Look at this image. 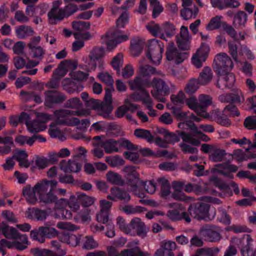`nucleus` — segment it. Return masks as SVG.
Returning a JSON list of instances; mask_svg holds the SVG:
<instances>
[{"label":"nucleus","instance_id":"4c0bfd02","mask_svg":"<svg viewBox=\"0 0 256 256\" xmlns=\"http://www.w3.org/2000/svg\"><path fill=\"white\" fill-rule=\"evenodd\" d=\"M15 32L20 39H25L34 34V31L30 26L22 25L16 28Z\"/></svg>","mask_w":256,"mask_h":256},{"label":"nucleus","instance_id":"5fc2aeb1","mask_svg":"<svg viewBox=\"0 0 256 256\" xmlns=\"http://www.w3.org/2000/svg\"><path fill=\"white\" fill-rule=\"evenodd\" d=\"M81 236H76L74 234H65L61 240L72 246H76L80 242Z\"/></svg>","mask_w":256,"mask_h":256},{"label":"nucleus","instance_id":"72a5a7b5","mask_svg":"<svg viewBox=\"0 0 256 256\" xmlns=\"http://www.w3.org/2000/svg\"><path fill=\"white\" fill-rule=\"evenodd\" d=\"M175 27L172 24L168 22L163 24L161 26L160 38L168 41V38L173 36L175 34Z\"/></svg>","mask_w":256,"mask_h":256},{"label":"nucleus","instance_id":"79ce46f5","mask_svg":"<svg viewBox=\"0 0 256 256\" xmlns=\"http://www.w3.org/2000/svg\"><path fill=\"white\" fill-rule=\"evenodd\" d=\"M213 74L211 68L208 66L204 67L200 74L198 78L200 84L206 85L211 82Z\"/></svg>","mask_w":256,"mask_h":256},{"label":"nucleus","instance_id":"4468645a","mask_svg":"<svg viewBox=\"0 0 256 256\" xmlns=\"http://www.w3.org/2000/svg\"><path fill=\"white\" fill-rule=\"evenodd\" d=\"M62 4L61 0L53 2L52 8L48 14V22L50 24H56L66 18L64 8L60 7Z\"/></svg>","mask_w":256,"mask_h":256},{"label":"nucleus","instance_id":"2f4dec72","mask_svg":"<svg viewBox=\"0 0 256 256\" xmlns=\"http://www.w3.org/2000/svg\"><path fill=\"white\" fill-rule=\"evenodd\" d=\"M138 74L144 79H148L153 75H160L161 72L151 66L141 65L139 67Z\"/></svg>","mask_w":256,"mask_h":256},{"label":"nucleus","instance_id":"473e14b6","mask_svg":"<svg viewBox=\"0 0 256 256\" xmlns=\"http://www.w3.org/2000/svg\"><path fill=\"white\" fill-rule=\"evenodd\" d=\"M120 128L114 124H110L105 121H99L92 124L90 128V131L94 132L97 133L104 132L108 129H115Z\"/></svg>","mask_w":256,"mask_h":256},{"label":"nucleus","instance_id":"de8ad7c7","mask_svg":"<svg viewBox=\"0 0 256 256\" xmlns=\"http://www.w3.org/2000/svg\"><path fill=\"white\" fill-rule=\"evenodd\" d=\"M61 168L66 172H77L81 169V165L74 159L70 160L66 166L62 165Z\"/></svg>","mask_w":256,"mask_h":256},{"label":"nucleus","instance_id":"ddd939ff","mask_svg":"<svg viewBox=\"0 0 256 256\" xmlns=\"http://www.w3.org/2000/svg\"><path fill=\"white\" fill-rule=\"evenodd\" d=\"M190 129L192 131V134H186L185 132L180 134V136L184 141L198 146L200 144V141L197 139L198 138L204 142L210 140V138L206 135L203 134L196 124H192L190 126Z\"/></svg>","mask_w":256,"mask_h":256},{"label":"nucleus","instance_id":"f3484780","mask_svg":"<svg viewBox=\"0 0 256 256\" xmlns=\"http://www.w3.org/2000/svg\"><path fill=\"white\" fill-rule=\"evenodd\" d=\"M112 89H107L106 90L105 96L103 102H100L98 112L99 114L104 118L108 116L109 114L113 110L112 105Z\"/></svg>","mask_w":256,"mask_h":256},{"label":"nucleus","instance_id":"412c9836","mask_svg":"<svg viewBox=\"0 0 256 256\" xmlns=\"http://www.w3.org/2000/svg\"><path fill=\"white\" fill-rule=\"evenodd\" d=\"M210 182L216 186L218 187L221 190H226L227 192L224 194V196H232V191H228L230 188H232L234 192L236 194H238L239 192L238 187L237 184L234 182H232L229 184V185H228L216 177L211 178Z\"/></svg>","mask_w":256,"mask_h":256},{"label":"nucleus","instance_id":"6ab92c4d","mask_svg":"<svg viewBox=\"0 0 256 256\" xmlns=\"http://www.w3.org/2000/svg\"><path fill=\"white\" fill-rule=\"evenodd\" d=\"M200 234L210 242H218L222 238L220 234V228L214 226H206L202 227L200 230Z\"/></svg>","mask_w":256,"mask_h":256},{"label":"nucleus","instance_id":"a211bd4d","mask_svg":"<svg viewBox=\"0 0 256 256\" xmlns=\"http://www.w3.org/2000/svg\"><path fill=\"white\" fill-rule=\"evenodd\" d=\"M209 52V46L206 44H202L192 58V64L197 68H201L206 61Z\"/></svg>","mask_w":256,"mask_h":256},{"label":"nucleus","instance_id":"20e7f679","mask_svg":"<svg viewBox=\"0 0 256 256\" xmlns=\"http://www.w3.org/2000/svg\"><path fill=\"white\" fill-rule=\"evenodd\" d=\"M90 113V111L89 109H82L75 111L61 110L55 111L52 116L46 114H42L41 116L44 118V122L52 120L57 124L74 126L78 122V118L72 117V116H86L89 115Z\"/></svg>","mask_w":256,"mask_h":256},{"label":"nucleus","instance_id":"4d7b16f0","mask_svg":"<svg viewBox=\"0 0 256 256\" xmlns=\"http://www.w3.org/2000/svg\"><path fill=\"white\" fill-rule=\"evenodd\" d=\"M168 108L171 110L174 115L178 120H184L187 119L188 113L186 112H182L180 108H177L171 104H168Z\"/></svg>","mask_w":256,"mask_h":256},{"label":"nucleus","instance_id":"a19ab883","mask_svg":"<svg viewBox=\"0 0 256 256\" xmlns=\"http://www.w3.org/2000/svg\"><path fill=\"white\" fill-rule=\"evenodd\" d=\"M13 157L18 162L19 165L21 167H29L30 162L28 160V155L26 151L23 150H16Z\"/></svg>","mask_w":256,"mask_h":256},{"label":"nucleus","instance_id":"f257e3e1","mask_svg":"<svg viewBox=\"0 0 256 256\" xmlns=\"http://www.w3.org/2000/svg\"><path fill=\"white\" fill-rule=\"evenodd\" d=\"M58 184L55 180H44L36 184L34 187L26 186L22 194L28 202L34 204L38 200L45 204L56 202L54 216L59 219H70L72 212L66 209V206H56L57 198L54 194V190Z\"/></svg>","mask_w":256,"mask_h":256},{"label":"nucleus","instance_id":"c756f323","mask_svg":"<svg viewBox=\"0 0 256 256\" xmlns=\"http://www.w3.org/2000/svg\"><path fill=\"white\" fill-rule=\"evenodd\" d=\"M238 170V167L234 165L224 164L216 165L214 168V171L221 174L230 178H232L231 172H236Z\"/></svg>","mask_w":256,"mask_h":256},{"label":"nucleus","instance_id":"39448f33","mask_svg":"<svg viewBox=\"0 0 256 256\" xmlns=\"http://www.w3.org/2000/svg\"><path fill=\"white\" fill-rule=\"evenodd\" d=\"M201 200L203 202H199L190 206L188 208V214L192 217L198 220H212L215 216V212L210 213V205L206 202L218 204L220 200L211 196L202 197Z\"/></svg>","mask_w":256,"mask_h":256},{"label":"nucleus","instance_id":"603ef678","mask_svg":"<svg viewBox=\"0 0 256 256\" xmlns=\"http://www.w3.org/2000/svg\"><path fill=\"white\" fill-rule=\"evenodd\" d=\"M222 17L220 16H216L212 18L206 26V29L208 30H212L220 28L221 26H222L224 22L222 21Z\"/></svg>","mask_w":256,"mask_h":256},{"label":"nucleus","instance_id":"864d4df0","mask_svg":"<svg viewBox=\"0 0 256 256\" xmlns=\"http://www.w3.org/2000/svg\"><path fill=\"white\" fill-rule=\"evenodd\" d=\"M158 180L161 186L160 196L164 198L168 196L170 193L169 182L164 178H160Z\"/></svg>","mask_w":256,"mask_h":256},{"label":"nucleus","instance_id":"e433bc0d","mask_svg":"<svg viewBox=\"0 0 256 256\" xmlns=\"http://www.w3.org/2000/svg\"><path fill=\"white\" fill-rule=\"evenodd\" d=\"M0 144H3V145H0V154L2 156L8 154L12 150V146L13 144L12 138L10 136H0Z\"/></svg>","mask_w":256,"mask_h":256},{"label":"nucleus","instance_id":"9b49d317","mask_svg":"<svg viewBox=\"0 0 256 256\" xmlns=\"http://www.w3.org/2000/svg\"><path fill=\"white\" fill-rule=\"evenodd\" d=\"M105 55V51L102 48H94L90 52L89 58L90 62L88 64L87 70L89 72L94 71L97 66L99 68H104V62L102 60Z\"/></svg>","mask_w":256,"mask_h":256},{"label":"nucleus","instance_id":"8fccbe9b","mask_svg":"<svg viewBox=\"0 0 256 256\" xmlns=\"http://www.w3.org/2000/svg\"><path fill=\"white\" fill-rule=\"evenodd\" d=\"M40 232L42 234L44 238H52L57 236L59 232L54 228L51 226L40 227Z\"/></svg>","mask_w":256,"mask_h":256},{"label":"nucleus","instance_id":"052dcab7","mask_svg":"<svg viewBox=\"0 0 256 256\" xmlns=\"http://www.w3.org/2000/svg\"><path fill=\"white\" fill-rule=\"evenodd\" d=\"M106 161L112 167L122 166L124 164V161L122 158L117 155L106 157Z\"/></svg>","mask_w":256,"mask_h":256},{"label":"nucleus","instance_id":"69168bd1","mask_svg":"<svg viewBox=\"0 0 256 256\" xmlns=\"http://www.w3.org/2000/svg\"><path fill=\"white\" fill-rule=\"evenodd\" d=\"M148 30L154 36H159L160 38L161 26L153 22L147 24L146 26Z\"/></svg>","mask_w":256,"mask_h":256},{"label":"nucleus","instance_id":"1a4fd4ad","mask_svg":"<svg viewBox=\"0 0 256 256\" xmlns=\"http://www.w3.org/2000/svg\"><path fill=\"white\" fill-rule=\"evenodd\" d=\"M150 87L153 89L151 90V94L153 97L156 100L165 102L164 96L169 93V87L168 84L161 78H154L152 81L149 80Z\"/></svg>","mask_w":256,"mask_h":256},{"label":"nucleus","instance_id":"0eeeda50","mask_svg":"<svg viewBox=\"0 0 256 256\" xmlns=\"http://www.w3.org/2000/svg\"><path fill=\"white\" fill-rule=\"evenodd\" d=\"M164 50V44L162 42L154 38L150 40L148 42L146 56L150 62L158 66L161 62Z\"/></svg>","mask_w":256,"mask_h":256},{"label":"nucleus","instance_id":"a878e982","mask_svg":"<svg viewBox=\"0 0 256 256\" xmlns=\"http://www.w3.org/2000/svg\"><path fill=\"white\" fill-rule=\"evenodd\" d=\"M44 104L46 106L51 108L54 104L59 103L64 100V96L58 92L51 90L45 92Z\"/></svg>","mask_w":256,"mask_h":256},{"label":"nucleus","instance_id":"c03bdc74","mask_svg":"<svg viewBox=\"0 0 256 256\" xmlns=\"http://www.w3.org/2000/svg\"><path fill=\"white\" fill-rule=\"evenodd\" d=\"M247 14L244 11H238L234 16L233 24L236 28H242L247 22Z\"/></svg>","mask_w":256,"mask_h":256},{"label":"nucleus","instance_id":"dca6fc26","mask_svg":"<svg viewBox=\"0 0 256 256\" xmlns=\"http://www.w3.org/2000/svg\"><path fill=\"white\" fill-rule=\"evenodd\" d=\"M166 54L168 60L176 64L182 62L188 57L186 53L180 52L173 42L168 44Z\"/></svg>","mask_w":256,"mask_h":256},{"label":"nucleus","instance_id":"2eb2a0df","mask_svg":"<svg viewBox=\"0 0 256 256\" xmlns=\"http://www.w3.org/2000/svg\"><path fill=\"white\" fill-rule=\"evenodd\" d=\"M92 144L95 146H101L107 154L118 152V140L114 139L106 140L104 136H96L92 139Z\"/></svg>","mask_w":256,"mask_h":256},{"label":"nucleus","instance_id":"c9c22d12","mask_svg":"<svg viewBox=\"0 0 256 256\" xmlns=\"http://www.w3.org/2000/svg\"><path fill=\"white\" fill-rule=\"evenodd\" d=\"M62 206H68V207L74 212H77L80 208V205L76 201V198L75 196L71 195L70 200L68 201L64 198H60L56 202V206L60 204Z\"/></svg>","mask_w":256,"mask_h":256},{"label":"nucleus","instance_id":"49530a36","mask_svg":"<svg viewBox=\"0 0 256 256\" xmlns=\"http://www.w3.org/2000/svg\"><path fill=\"white\" fill-rule=\"evenodd\" d=\"M90 210L88 208H84L78 212L74 216V219L77 222L86 223L91 220Z\"/></svg>","mask_w":256,"mask_h":256},{"label":"nucleus","instance_id":"b1692460","mask_svg":"<svg viewBox=\"0 0 256 256\" xmlns=\"http://www.w3.org/2000/svg\"><path fill=\"white\" fill-rule=\"evenodd\" d=\"M172 186L175 190V192L172 194L174 198L186 202L194 200L192 198L187 196L181 192L184 187V183L182 182H172Z\"/></svg>","mask_w":256,"mask_h":256},{"label":"nucleus","instance_id":"393cba45","mask_svg":"<svg viewBox=\"0 0 256 256\" xmlns=\"http://www.w3.org/2000/svg\"><path fill=\"white\" fill-rule=\"evenodd\" d=\"M43 114H40L37 116L38 120L32 121H26V124L28 130L31 133H36L40 131L44 130L46 128L45 124L43 121L44 118H42L41 115Z\"/></svg>","mask_w":256,"mask_h":256},{"label":"nucleus","instance_id":"7ed1b4c3","mask_svg":"<svg viewBox=\"0 0 256 256\" xmlns=\"http://www.w3.org/2000/svg\"><path fill=\"white\" fill-rule=\"evenodd\" d=\"M0 234H4L8 238L14 239L12 242L2 239L0 241V252L2 256L6 254L4 248H15L22 250L26 249L28 244V237L26 234H20L15 228L8 226L5 222L0 224Z\"/></svg>","mask_w":256,"mask_h":256},{"label":"nucleus","instance_id":"f8f14e48","mask_svg":"<svg viewBox=\"0 0 256 256\" xmlns=\"http://www.w3.org/2000/svg\"><path fill=\"white\" fill-rule=\"evenodd\" d=\"M252 239L250 235H244L242 238H234L232 240V244L241 246L242 256H256V248L251 249V242Z\"/></svg>","mask_w":256,"mask_h":256},{"label":"nucleus","instance_id":"13d9d810","mask_svg":"<svg viewBox=\"0 0 256 256\" xmlns=\"http://www.w3.org/2000/svg\"><path fill=\"white\" fill-rule=\"evenodd\" d=\"M77 197L82 205L84 207H88L92 206L96 200L95 198L86 196L83 193L78 194Z\"/></svg>","mask_w":256,"mask_h":256},{"label":"nucleus","instance_id":"cd10ccee","mask_svg":"<svg viewBox=\"0 0 256 256\" xmlns=\"http://www.w3.org/2000/svg\"><path fill=\"white\" fill-rule=\"evenodd\" d=\"M130 99L134 101H142L147 108H150L153 105L150 94L146 90H140V92H135L132 94Z\"/></svg>","mask_w":256,"mask_h":256},{"label":"nucleus","instance_id":"9d476101","mask_svg":"<svg viewBox=\"0 0 256 256\" xmlns=\"http://www.w3.org/2000/svg\"><path fill=\"white\" fill-rule=\"evenodd\" d=\"M170 210L166 214L167 216L172 220H184L187 222H190L191 219L185 211V208L178 202L170 203L168 204Z\"/></svg>","mask_w":256,"mask_h":256},{"label":"nucleus","instance_id":"f03ea898","mask_svg":"<svg viewBox=\"0 0 256 256\" xmlns=\"http://www.w3.org/2000/svg\"><path fill=\"white\" fill-rule=\"evenodd\" d=\"M234 68L232 59L226 53L216 56L214 60V69L218 76L217 86L222 90L230 88L235 82V76L231 72Z\"/></svg>","mask_w":256,"mask_h":256},{"label":"nucleus","instance_id":"f704fd0d","mask_svg":"<svg viewBox=\"0 0 256 256\" xmlns=\"http://www.w3.org/2000/svg\"><path fill=\"white\" fill-rule=\"evenodd\" d=\"M138 108L136 105L132 104L130 100L127 98L124 100V106L118 107L116 111V116L118 118L123 117L128 110L134 112Z\"/></svg>","mask_w":256,"mask_h":256},{"label":"nucleus","instance_id":"37998d69","mask_svg":"<svg viewBox=\"0 0 256 256\" xmlns=\"http://www.w3.org/2000/svg\"><path fill=\"white\" fill-rule=\"evenodd\" d=\"M219 110H216L211 112L210 118L209 119L215 120L217 123L223 126H228L230 124V122L229 119L226 117L223 116V114L220 115Z\"/></svg>","mask_w":256,"mask_h":256},{"label":"nucleus","instance_id":"338daca9","mask_svg":"<svg viewBox=\"0 0 256 256\" xmlns=\"http://www.w3.org/2000/svg\"><path fill=\"white\" fill-rule=\"evenodd\" d=\"M107 180L114 184H118L122 182L121 176L114 172L109 171L106 174Z\"/></svg>","mask_w":256,"mask_h":256},{"label":"nucleus","instance_id":"5701e85b","mask_svg":"<svg viewBox=\"0 0 256 256\" xmlns=\"http://www.w3.org/2000/svg\"><path fill=\"white\" fill-rule=\"evenodd\" d=\"M176 248L175 242L164 240L162 242L160 248L156 252V256H174L173 250Z\"/></svg>","mask_w":256,"mask_h":256},{"label":"nucleus","instance_id":"aec40b11","mask_svg":"<svg viewBox=\"0 0 256 256\" xmlns=\"http://www.w3.org/2000/svg\"><path fill=\"white\" fill-rule=\"evenodd\" d=\"M138 244L139 242L138 240L129 242L127 244L129 248L122 250L120 252V256H148L147 252L140 250Z\"/></svg>","mask_w":256,"mask_h":256},{"label":"nucleus","instance_id":"680f3d73","mask_svg":"<svg viewBox=\"0 0 256 256\" xmlns=\"http://www.w3.org/2000/svg\"><path fill=\"white\" fill-rule=\"evenodd\" d=\"M134 134L138 138L146 139L148 142L154 140V137L149 130L144 129H136L135 130Z\"/></svg>","mask_w":256,"mask_h":256},{"label":"nucleus","instance_id":"e2e57ef3","mask_svg":"<svg viewBox=\"0 0 256 256\" xmlns=\"http://www.w3.org/2000/svg\"><path fill=\"white\" fill-rule=\"evenodd\" d=\"M123 55L121 53H119L114 56L111 62L112 68L118 74H120V69L123 65Z\"/></svg>","mask_w":256,"mask_h":256},{"label":"nucleus","instance_id":"4be33fe9","mask_svg":"<svg viewBox=\"0 0 256 256\" xmlns=\"http://www.w3.org/2000/svg\"><path fill=\"white\" fill-rule=\"evenodd\" d=\"M123 172L125 174V176L127 178L130 180L134 179V183L135 184L132 186L130 190L134 192L136 195H138L139 197H144V194H140L136 192V188L138 184L140 182L138 178V174L136 172L134 168L131 166H126L123 169Z\"/></svg>","mask_w":256,"mask_h":256},{"label":"nucleus","instance_id":"0e129e2a","mask_svg":"<svg viewBox=\"0 0 256 256\" xmlns=\"http://www.w3.org/2000/svg\"><path fill=\"white\" fill-rule=\"evenodd\" d=\"M225 152L224 150L218 148L214 149L210 154L209 158L210 160L214 162L222 161L225 156Z\"/></svg>","mask_w":256,"mask_h":256},{"label":"nucleus","instance_id":"09e8293b","mask_svg":"<svg viewBox=\"0 0 256 256\" xmlns=\"http://www.w3.org/2000/svg\"><path fill=\"white\" fill-rule=\"evenodd\" d=\"M98 246V242L92 236H86L82 240V248L87 250L94 249Z\"/></svg>","mask_w":256,"mask_h":256},{"label":"nucleus","instance_id":"58836bf2","mask_svg":"<svg viewBox=\"0 0 256 256\" xmlns=\"http://www.w3.org/2000/svg\"><path fill=\"white\" fill-rule=\"evenodd\" d=\"M30 214L28 217L31 218H36L38 220L44 221L51 214L50 209L40 210L32 208L30 210Z\"/></svg>","mask_w":256,"mask_h":256},{"label":"nucleus","instance_id":"a18cd8bd","mask_svg":"<svg viewBox=\"0 0 256 256\" xmlns=\"http://www.w3.org/2000/svg\"><path fill=\"white\" fill-rule=\"evenodd\" d=\"M32 252L34 256H63L66 254V250H61L59 254H56L48 249L35 248Z\"/></svg>","mask_w":256,"mask_h":256},{"label":"nucleus","instance_id":"3c124183","mask_svg":"<svg viewBox=\"0 0 256 256\" xmlns=\"http://www.w3.org/2000/svg\"><path fill=\"white\" fill-rule=\"evenodd\" d=\"M198 12L197 7L194 6L193 8H184L180 12L182 17L185 20L195 18Z\"/></svg>","mask_w":256,"mask_h":256},{"label":"nucleus","instance_id":"bf43d9fd","mask_svg":"<svg viewBox=\"0 0 256 256\" xmlns=\"http://www.w3.org/2000/svg\"><path fill=\"white\" fill-rule=\"evenodd\" d=\"M48 134L50 137L52 138H58L62 141L65 140L66 138L63 132L54 124H50L48 130Z\"/></svg>","mask_w":256,"mask_h":256},{"label":"nucleus","instance_id":"c85d7f7f","mask_svg":"<svg viewBox=\"0 0 256 256\" xmlns=\"http://www.w3.org/2000/svg\"><path fill=\"white\" fill-rule=\"evenodd\" d=\"M107 198L113 201L118 200L128 201L130 200V196L124 190L114 187L110 189V193L107 196Z\"/></svg>","mask_w":256,"mask_h":256},{"label":"nucleus","instance_id":"bb28decb","mask_svg":"<svg viewBox=\"0 0 256 256\" xmlns=\"http://www.w3.org/2000/svg\"><path fill=\"white\" fill-rule=\"evenodd\" d=\"M130 88L132 90H142L144 88H150L149 80L144 79L140 74L134 80L128 81Z\"/></svg>","mask_w":256,"mask_h":256},{"label":"nucleus","instance_id":"6e6552de","mask_svg":"<svg viewBox=\"0 0 256 256\" xmlns=\"http://www.w3.org/2000/svg\"><path fill=\"white\" fill-rule=\"evenodd\" d=\"M128 36L122 31L115 30H110L102 36L104 42L106 46V49L110 51L114 49L118 44L128 40Z\"/></svg>","mask_w":256,"mask_h":256},{"label":"nucleus","instance_id":"774afa93","mask_svg":"<svg viewBox=\"0 0 256 256\" xmlns=\"http://www.w3.org/2000/svg\"><path fill=\"white\" fill-rule=\"evenodd\" d=\"M118 151L121 148H126L130 150H138V146L133 144L129 140L125 138H120L118 140Z\"/></svg>","mask_w":256,"mask_h":256},{"label":"nucleus","instance_id":"423d86ee","mask_svg":"<svg viewBox=\"0 0 256 256\" xmlns=\"http://www.w3.org/2000/svg\"><path fill=\"white\" fill-rule=\"evenodd\" d=\"M186 105L198 116L204 118H210V114L206 112L207 107L212 104V98L208 95L202 94L198 97V102L196 98L191 97L186 100Z\"/></svg>","mask_w":256,"mask_h":256},{"label":"nucleus","instance_id":"7c9ffc66","mask_svg":"<svg viewBox=\"0 0 256 256\" xmlns=\"http://www.w3.org/2000/svg\"><path fill=\"white\" fill-rule=\"evenodd\" d=\"M48 160L42 156H35L30 162V169L34 171L36 170L44 169L48 166Z\"/></svg>","mask_w":256,"mask_h":256},{"label":"nucleus","instance_id":"ea45409f","mask_svg":"<svg viewBox=\"0 0 256 256\" xmlns=\"http://www.w3.org/2000/svg\"><path fill=\"white\" fill-rule=\"evenodd\" d=\"M144 42L138 37L134 38L130 42V50L132 54L136 56L140 54L144 47Z\"/></svg>","mask_w":256,"mask_h":256},{"label":"nucleus","instance_id":"6e6d98bb","mask_svg":"<svg viewBox=\"0 0 256 256\" xmlns=\"http://www.w3.org/2000/svg\"><path fill=\"white\" fill-rule=\"evenodd\" d=\"M76 40L72 43V50L73 51H78L84 46V42L83 40L88 39L90 36L88 33L85 34H82L80 36L81 39H78L79 36L74 34Z\"/></svg>","mask_w":256,"mask_h":256}]
</instances>
